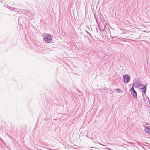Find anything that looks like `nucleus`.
<instances>
[{"mask_svg": "<svg viewBox=\"0 0 150 150\" xmlns=\"http://www.w3.org/2000/svg\"><path fill=\"white\" fill-rule=\"evenodd\" d=\"M103 28L102 26V27L103 28V32L105 36H108L109 35H110L111 36V37L112 38L115 37L111 36L110 30L108 27L104 25H103Z\"/></svg>", "mask_w": 150, "mask_h": 150, "instance_id": "f257e3e1", "label": "nucleus"}, {"mask_svg": "<svg viewBox=\"0 0 150 150\" xmlns=\"http://www.w3.org/2000/svg\"><path fill=\"white\" fill-rule=\"evenodd\" d=\"M44 40L46 42L49 43L51 42L52 40L50 35L47 34L46 36L44 37Z\"/></svg>", "mask_w": 150, "mask_h": 150, "instance_id": "f03ea898", "label": "nucleus"}, {"mask_svg": "<svg viewBox=\"0 0 150 150\" xmlns=\"http://www.w3.org/2000/svg\"><path fill=\"white\" fill-rule=\"evenodd\" d=\"M124 82L126 83H128L130 80V77L128 74H126L123 76Z\"/></svg>", "mask_w": 150, "mask_h": 150, "instance_id": "7ed1b4c3", "label": "nucleus"}, {"mask_svg": "<svg viewBox=\"0 0 150 150\" xmlns=\"http://www.w3.org/2000/svg\"><path fill=\"white\" fill-rule=\"evenodd\" d=\"M132 95L135 98H137V93L136 91L134 89V87H132L130 90Z\"/></svg>", "mask_w": 150, "mask_h": 150, "instance_id": "20e7f679", "label": "nucleus"}, {"mask_svg": "<svg viewBox=\"0 0 150 150\" xmlns=\"http://www.w3.org/2000/svg\"><path fill=\"white\" fill-rule=\"evenodd\" d=\"M4 6H5L6 7H7L10 10H12L13 11H18V9L16 8L9 6H8V5L6 4H4Z\"/></svg>", "mask_w": 150, "mask_h": 150, "instance_id": "39448f33", "label": "nucleus"}, {"mask_svg": "<svg viewBox=\"0 0 150 150\" xmlns=\"http://www.w3.org/2000/svg\"><path fill=\"white\" fill-rule=\"evenodd\" d=\"M147 85V84H145V85L141 84V86H142V88H141V89L142 90V91L144 93V95H145L146 94Z\"/></svg>", "mask_w": 150, "mask_h": 150, "instance_id": "423d86ee", "label": "nucleus"}, {"mask_svg": "<svg viewBox=\"0 0 150 150\" xmlns=\"http://www.w3.org/2000/svg\"><path fill=\"white\" fill-rule=\"evenodd\" d=\"M144 131L146 133L148 134H150V128L148 127H146L145 128Z\"/></svg>", "mask_w": 150, "mask_h": 150, "instance_id": "0eeeda50", "label": "nucleus"}, {"mask_svg": "<svg viewBox=\"0 0 150 150\" xmlns=\"http://www.w3.org/2000/svg\"><path fill=\"white\" fill-rule=\"evenodd\" d=\"M138 82H139L138 81ZM135 84V85L136 86V88H139L140 86H141V84H140V82H134Z\"/></svg>", "mask_w": 150, "mask_h": 150, "instance_id": "6e6552de", "label": "nucleus"}, {"mask_svg": "<svg viewBox=\"0 0 150 150\" xmlns=\"http://www.w3.org/2000/svg\"><path fill=\"white\" fill-rule=\"evenodd\" d=\"M116 91L117 92H118V93H120V92L121 90L120 89L117 88L116 89Z\"/></svg>", "mask_w": 150, "mask_h": 150, "instance_id": "1a4fd4ad", "label": "nucleus"}, {"mask_svg": "<svg viewBox=\"0 0 150 150\" xmlns=\"http://www.w3.org/2000/svg\"><path fill=\"white\" fill-rule=\"evenodd\" d=\"M135 83H134V82L133 83V85H132V87H135V88H136V86L135 85Z\"/></svg>", "mask_w": 150, "mask_h": 150, "instance_id": "9d476101", "label": "nucleus"}, {"mask_svg": "<svg viewBox=\"0 0 150 150\" xmlns=\"http://www.w3.org/2000/svg\"><path fill=\"white\" fill-rule=\"evenodd\" d=\"M146 99H148H148H149V97L147 96H146Z\"/></svg>", "mask_w": 150, "mask_h": 150, "instance_id": "9b49d317", "label": "nucleus"}, {"mask_svg": "<svg viewBox=\"0 0 150 150\" xmlns=\"http://www.w3.org/2000/svg\"><path fill=\"white\" fill-rule=\"evenodd\" d=\"M142 95H143V96L144 97V95L143 93H142Z\"/></svg>", "mask_w": 150, "mask_h": 150, "instance_id": "f8f14e48", "label": "nucleus"}, {"mask_svg": "<svg viewBox=\"0 0 150 150\" xmlns=\"http://www.w3.org/2000/svg\"><path fill=\"white\" fill-rule=\"evenodd\" d=\"M98 144H100V145H103V144H100V143H99Z\"/></svg>", "mask_w": 150, "mask_h": 150, "instance_id": "ddd939ff", "label": "nucleus"}, {"mask_svg": "<svg viewBox=\"0 0 150 150\" xmlns=\"http://www.w3.org/2000/svg\"><path fill=\"white\" fill-rule=\"evenodd\" d=\"M19 19L18 20V22H19Z\"/></svg>", "mask_w": 150, "mask_h": 150, "instance_id": "4468645a", "label": "nucleus"}]
</instances>
